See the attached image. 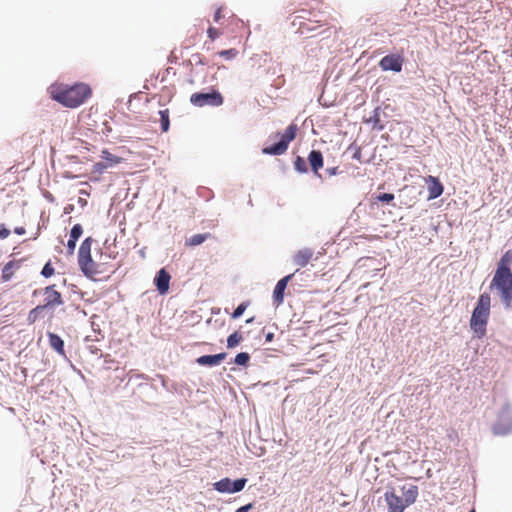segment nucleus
Wrapping results in <instances>:
<instances>
[{"label": "nucleus", "instance_id": "nucleus-1", "mask_svg": "<svg viewBox=\"0 0 512 512\" xmlns=\"http://www.w3.org/2000/svg\"><path fill=\"white\" fill-rule=\"evenodd\" d=\"M50 97L67 108H77L85 103L92 95V90L85 83L68 85L55 83L49 87Z\"/></svg>", "mask_w": 512, "mask_h": 512}, {"label": "nucleus", "instance_id": "nucleus-2", "mask_svg": "<svg viewBox=\"0 0 512 512\" xmlns=\"http://www.w3.org/2000/svg\"><path fill=\"white\" fill-rule=\"evenodd\" d=\"M402 495L397 494L394 486H387L384 493V500L387 512H404L413 505L419 496V488L413 484H405L400 487Z\"/></svg>", "mask_w": 512, "mask_h": 512}, {"label": "nucleus", "instance_id": "nucleus-3", "mask_svg": "<svg viewBox=\"0 0 512 512\" xmlns=\"http://www.w3.org/2000/svg\"><path fill=\"white\" fill-rule=\"evenodd\" d=\"M94 239L87 237L80 245L78 250V265L83 274L92 279L97 280L98 276L105 273V265L97 263L91 255V247Z\"/></svg>", "mask_w": 512, "mask_h": 512}, {"label": "nucleus", "instance_id": "nucleus-4", "mask_svg": "<svg viewBox=\"0 0 512 512\" xmlns=\"http://www.w3.org/2000/svg\"><path fill=\"white\" fill-rule=\"evenodd\" d=\"M490 307V295L488 293H482L478 298L470 319V328L478 338H483L486 334Z\"/></svg>", "mask_w": 512, "mask_h": 512}, {"label": "nucleus", "instance_id": "nucleus-5", "mask_svg": "<svg viewBox=\"0 0 512 512\" xmlns=\"http://www.w3.org/2000/svg\"><path fill=\"white\" fill-rule=\"evenodd\" d=\"M490 289H495L505 308L512 306V271L497 268L490 284Z\"/></svg>", "mask_w": 512, "mask_h": 512}, {"label": "nucleus", "instance_id": "nucleus-6", "mask_svg": "<svg viewBox=\"0 0 512 512\" xmlns=\"http://www.w3.org/2000/svg\"><path fill=\"white\" fill-rule=\"evenodd\" d=\"M298 127L296 124H290L283 134H281L280 141L274 145L263 148L262 152L268 155H282L289 146V143L296 137Z\"/></svg>", "mask_w": 512, "mask_h": 512}, {"label": "nucleus", "instance_id": "nucleus-7", "mask_svg": "<svg viewBox=\"0 0 512 512\" xmlns=\"http://www.w3.org/2000/svg\"><path fill=\"white\" fill-rule=\"evenodd\" d=\"M192 105L197 107L204 106H221L224 102V98L221 93L217 90H212L209 93H193L190 97Z\"/></svg>", "mask_w": 512, "mask_h": 512}, {"label": "nucleus", "instance_id": "nucleus-8", "mask_svg": "<svg viewBox=\"0 0 512 512\" xmlns=\"http://www.w3.org/2000/svg\"><path fill=\"white\" fill-rule=\"evenodd\" d=\"M45 308L60 306L64 303L61 293L56 289V285H49L43 289Z\"/></svg>", "mask_w": 512, "mask_h": 512}, {"label": "nucleus", "instance_id": "nucleus-9", "mask_svg": "<svg viewBox=\"0 0 512 512\" xmlns=\"http://www.w3.org/2000/svg\"><path fill=\"white\" fill-rule=\"evenodd\" d=\"M293 276H294V273L289 274L277 282V284L274 288V291H273V302L277 307L283 303L285 289H286L289 281L293 278Z\"/></svg>", "mask_w": 512, "mask_h": 512}, {"label": "nucleus", "instance_id": "nucleus-10", "mask_svg": "<svg viewBox=\"0 0 512 512\" xmlns=\"http://www.w3.org/2000/svg\"><path fill=\"white\" fill-rule=\"evenodd\" d=\"M379 65L384 71L400 72L402 69V59L394 54L387 55L381 59Z\"/></svg>", "mask_w": 512, "mask_h": 512}, {"label": "nucleus", "instance_id": "nucleus-11", "mask_svg": "<svg viewBox=\"0 0 512 512\" xmlns=\"http://www.w3.org/2000/svg\"><path fill=\"white\" fill-rule=\"evenodd\" d=\"M318 257H315V260ZM314 259V252L311 248H303L293 255V262L298 267L307 266Z\"/></svg>", "mask_w": 512, "mask_h": 512}, {"label": "nucleus", "instance_id": "nucleus-12", "mask_svg": "<svg viewBox=\"0 0 512 512\" xmlns=\"http://www.w3.org/2000/svg\"><path fill=\"white\" fill-rule=\"evenodd\" d=\"M171 276L170 274L164 269H160L154 279L155 285L157 287V291L159 294L164 295L169 290V283H170Z\"/></svg>", "mask_w": 512, "mask_h": 512}, {"label": "nucleus", "instance_id": "nucleus-13", "mask_svg": "<svg viewBox=\"0 0 512 512\" xmlns=\"http://www.w3.org/2000/svg\"><path fill=\"white\" fill-rule=\"evenodd\" d=\"M327 23L325 21H313L308 19L307 21H301L298 24L297 32L301 35H307L311 33L317 32V30L326 25Z\"/></svg>", "mask_w": 512, "mask_h": 512}, {"label": "nucleus", "instance_id": "nucleus-14", "mask_svg": "<svg viewBox=\"0 0 512 512\" xmlns=\"http://www.w3.org/2000/svg\"><path fill=\"white\" fill-rule=\"evenodd\" d=\"M425 182L428 186V199H435L442 195L444 187L437 177L428 176Z\"/></svg>", "mask_w": 512, "mask_h": 512}, {"label": "nucleus", "instance_id": "nucleus-15", "mask_svg": "<svg viewBox=\"0 0 512 512\" xmlns=\"http://www.w3.org/2000/svg\"><path fill=\"white\" fill-rule=\"evenodd\" d=\"M226 353H219L215 355H203L196 359V362L202 366H217L219 365L225 358Z\"/></svg>", "mask_w": 512, "mask_h": 512}, {"label": "nucleus", "instance_id": "nucleus-16", "mask_svg": "<svg viewBox=\"0 0 512 512\" xmlns=\"http://www.w3.org/2000/svg\"><path fill=\"white\" fill-rule=\"evenodd\" d=\"M308 161L312 171L319 175V169L323 167V155L319 150H312L308 156Z\"/></svg>", "mask_w": 512, "mask_h": 512}, {"label": "nucleus", "instance_id": "nucleus-17", "mask_svg": "<svg viewBox=\"0 0 512 512\" xmlns=\"http://www.w3.org/2000/svg\"><path fill=\"white\" fill-rule=\"evenodd\" d=\"M48 339H49L50 347L53 348L60 355L64 356L65 355L64 342L61 339V337L55 333L49 332Z\"/></svg>", "mask_w": 512, "mask_h": 512}, {"label": "nucleus", "instance_id": "nucleus-18", "mask_svg": "<svg viewBox=\"0 0 512 512\" xmlns=\"http://www.w3.org/2000/svg\"><path fill=\"white\" fill-rule=\"evenodd\" d=\"M18 267H19L18 262L14 261V260L6 263L2 269V276H1L2 280L4 282L9 281L12 278L15 269Z\"/></svg>", "mask_w": 512, "mask_h": 512}, {"label": "nucleus", "instance_id": "nucleus-19", "mask_svg": "<svg viewBox=\"0 0 512 512\" xmlns=\"http://www.w3.org/2000/svg\"><path fill=\"white\" fill-rule=\"evenodd\" d=\"M211 237L210 233L195 234L186 240V246H198Z\"/></svg>", "mask_w": 512, "mask_h": 512}, {"label": "nucleus", "instance_id": "nucleus-20", "mask_svg": "<svg viewBox=\"0 0 512 512\" xmlns=\"http://www.w3.org/2000/svg\"><path fill=\"white\" fill-rule=\"evenodd\" d=\"M232 481L229 478H223L214 483V489L221 493H231Z\"/></svg>", "mask_w": 512, "mask_h": 512}, {"label": "nucleus", "instance_id": "nucleus-21", "mask_svg": "<svg viewBox=\"0 0 512 512\" xmlns=\"http://www.w3.org/2000/svg\"><path fill=\"white\" fill-rule=\"evenodd\" d=\"M169 115H170V112H169V109H167V108L159 111L162 132H167L169 130V127H170Z\"/></svg>", "mask_w": 512, "mask_h": 512}, {"label": "nucleus", "instance_id": "nucleus-22", "mask_svg": "<svg viewBox=\"0 0 512 512\" xmlns=\"http://www.w3.org/2000/svg\"><path fill=\"white\" fill-rule=\"evenodd\" d=\"M101 157L105 160V163L109 166V167H112L114 165H117L118 163L121 162V158L118 157V156H115L113 155L112 153H110L108 150H103L102 151V155Z\"/></svg>", "mask_w": 512, "mask_h": 512}, {"label": "nucleus", "instance_id": "nucleus-23", "mask_svg": "<svg viewBox=\"0 0 512 512\" xmlns=\"http://www.w3.org/2000/svg\"><path fill=\"white\" fill-rule=\"evenodd\" d=\"M512 264V250H508L501 257L498 262L497 268H502L504 270H511L509 265Z\"/></svg>", "mask_w": 512, "mask_h": 512}, {"label": "nucleus", "instance_id": "nucleus-24", "mask_svg": "<svg viewBox=\"0 0 512 512\" xmlns=\"http://www.w3.org/2000/svg\"><path fill=\"white\" fill-rule=\"evenodd\" d=\"M45 309H46L45 306L38 305L35 308H33L32 310H30L28 313V317H27L28 323L29 324L35 323L38 320L40 313Z\"/></svg>", "mask_w": 512, "mask_h": 512}, {"label": "nucleus", "instance_id": "nucleus-25", "mask_svg": "<svg viewBox=\"0 0 512 512\" xmlns=\"http://www.w3.org/2000/svg\"><path fill=\"white\" fill-rule=\"evenodd\" d=\"M243 337L239 332H234L231 335H229L227 339V347L228 348H234L236 347L241 341Z\"/></svg>", "mask_w": 512, "mask_h": 512}, {"label": "nucleus", "instance_id": "nucleus-26", "mask_svg": "<svg viewBox=\"0 0 512 512\" xmlns=\"http://www.w3.org/2000/svg\"><path fill=\"white\" fill-rule=\"evenodd\" d=\"M294 167L299 173H305L308 170L306 161L301 156L296 157L294 161Z\"/></svg>", "mask_w": 512, "mask_h": 512}, {"label": "nucleus", "instance_id": "nucleus-27", "mask_svg": "<svg viewBox=\"0 0 512 512\" xmlns=\"http://www.w3.org/2000/svg\"><path fill=\"white\" fill-rule=\"evenodd\" d=\"M250 360V355L246 352H241L236 355L234 362L240 366H246Z\"/></svg>", "mask_w": 512, "mask_h": 512}, {"label": "nucleus", "instance_id": "nucleus-28", "mask_svg": "<svg viewBox=\"0 0 512 512\" xmlns=\"http://www.w3.org/2000/svg\"><path fill=\"white\" fill-rule=\"evenodd\" d=\"M218 55L227 60H231V59H234L238 55V50H236L235 48L221 50L218 52Z\"/></svg>", "mask_w": 512, "mask_h": 512}, {"label": "nucleus", "instance_id": "nucleus-29", "mask_svg": "<svg viewBox=\"0 0 512 512\" xmlns=\"http://www.w3.org/2000/svg\"><path fill=\"white\" fill-rule=\"evenodd\" d=\"M247 480L245 478L237 479L232 482L231 493L240 492L243 490Z\"/></svg>", "mask_w": 512, "mask_h": 512}, {"label": "nucleus", "instance_id": "nucleus-30", "mask_svg": "<svg viewBox=\"0 0 512 512\" xmlns=\"http://www.w3.org/2000/svg\"><path fill=\"white\" fill-rule=\"evenodd\" d=\"M83 233V228L80 224H75L70 231V238L78 240Z\"/></svg>", "mask_w": 512, "mask_h": 512}, {"label": "nucleus", "instance_id": "nucleus-31", "mask_svg": "<svg viewBox=\"0 0 512 512\" xmlns=\"http://www.w3.org/2000/svg\"><path fill=\"white\" fill-rule=\"evenodd\" d=\"M55 273V269L54 267L52 266L51 262H47L42 271H41V275L44 276L45 278H49L51 276H53Z\"/></svg>", "mask_w": 512, "mask_h": 512}, {"label": "nucleus", "instance_id": "nucleus-32", "mask_svg": "<svg viewBox=\"0 0 512 512\" xmlns=\"http://www.w3.org/2000/svg\"><path fill=\"white\" fill-rule=\"evenodd\" d=\"M249 303L248 302H242L235 310L234 312L232 313V318L233 319H237L239 318L243 313L244 311L247 309Z\"/></svg>", "mask_w": 512, "mask_h": 512}, {"label": "nucleus", "instance_id": "nucleus-33", "mask_svg": "<svg viewBox=\"0 0 512 512\" xmlns=\"http://www.w3.org/2000/svg\"><path fill=\"white\" fill-rule=\"evenodd\" d=\"M207 34L210 40L214 41L221 35V32L215 27H209L207 30Z\"/></svg>", "mask_w": 512, "mask_h": 512}, {"label": "nucleus", "instance_id": "nucleus-34", "mask_svg": "<svg viewBox=\"0 0 512 512\" xmlns=\"http://www.w3.org/2000/svg\"><path fill=\"white\" fill-rule=\"evenodd\" d=\"M376 199L380 202H386L389 203L394 199V195L391 193H383L379 194Z\"/></svg>", "mask_w": 512, "mask_h": 512}, {"label": "nucleus", "instance_id": "nucleus-35", "mask_svg": "<svg viewBox=\"0 0 512 512\" xmlns=\"http://www.w3.org/2000/svg\"><path fill=\"white\" fill-rule=\"evenodd\" d=\"M109 168L105 162H97L94 164V171L102 173L104 170Z\"/></svg>", "mask_w": 512, "mask_h": 512}, {"label": "nucleus", "instance_id": "nucleus-36", "mask_svg": "<svg viewBox=\"0 0 512 512\" xmlns=\"http://www.w3.org/2000/svg\"><path fill=\"white\" fill-rule=\"evenodd\" d=\"M76 242H77V240H73L72 238H69V240L67 242V249H68L69 254L74 253V250L76 248Z\"/></svg>", "mask_w": 512, "mask_h": 512}, {"label": "nucleus", "instance_id": "nucleus-37", "mask_svg": "<svg viewBox=\"0 0 512 512\" xmlns=\"http://www.w3.org/2000/svg\"><path fill=\"white\" fill-rule=\"evenodd\" d=\"M10 235V230L4 224H0V239H5Z\"/></svg>", "mask_w": 512, "mask_h": 512}, {"label": "nucleus", "instance_id": "nucleus-38", "mask_svg": "<svg viewBox=\"0 0 512 512\" xmlns=\"http://www.w3.org/2000/svg\"><path fill=\"white\" fill-rule=\"evenodd\" d=\"M253 507L252 503L239 507L236 512H248Z\"/></svg>", "mask_w": 512, "mask_h": 512}, {"label": "nucleus", "instance_id": "nucleus-39", "mask_svg": "<svg viewBox=\"0 0 512 512\" xmlns=\"http://www.w3.org/2000/svg\"><path fill=\"white\" fill-rule=\"evenodd\" d=\"M222 17V9L218 8L214 14V21L218 22Z\"/></svg>", "mask_w": 512, "mask_h": 512}, {"label": "nucleus", "instance_id": "nucleus-40", "mask_svg": "<svg viewBox=\"0 0 512 512\" xmlns=\"http://www.w3.org/2000/svg\"><path fill=\"white\" fill-rule=\"evenodd\" d=\"M14 232L17 234V235H23L25 234V228L24 227H16L14 229Z\"/></svg>", "mask_w": 512, "mask_h": 512}, {"label": "nucleus", "instance_id": "nucleus-41", "mask_svg": "<svg viewBox=\"0 0 512 512\" xmlns=\"http://www.w3.org/2000/svg\"><path fill=\"white\" fill-rule=\"evenodd\" d=\"M274 339V333L269 332L265 335L266 342H271Z\"/></svg>", "mask_w": 512, "mask_h": 512}, {"label": "nucleus", "instance_id": "nucleus-42", "mask_svg": "<svg viewBox=\"0 0 512 512\" xmlns=\"http://www.w3.org/2000/svg\"><path fill=\"white\" fill-rule=\"evenodd\" d=\"M329 172H330L331 175L336 174L337 173V167L329 169Z\"/></svg>", "mask_w": 512, "mask_h": 512}, {"label": "nucleus", "instance_id": "nucleus-43", "mask_svg": "<svg viewBox=\"0 0 512 512\" xmlns=\"http://www.w3.org/2000/svg\"><path fill=\"white\" fill-rule=\"evenodd\" d=\"M427 476L430 477L431 476V470H427Z\"/></svg>", "mask_w": 512, "mask_h": 512}, {"label": "nucleus", "instance_id": "nucleus-44", "mask_svg": "<svg viewBox=\"0 0 512 512\" xmlns=\"http://www.w3.org/2000/svg\"><path fill=\"white\" fill-rule=\"evenodd\" d=\"M253 321V318H250L246 321V323H251Z\"/></svg>", "mask_w": 512, "mask_h": 512}, {"label": "nucleus", "instance_id": "nucleus-45", "mask_svg": "<svg viewBox=\"0 0 512 512\" xmlns=\"http://www.w3.org/2000/svg\"><path fill=\"white\" fill-rule=\"evenodd\" d=\"M469 512H476V511H475L474 509H472V510H471V511H469Z\"/></svg>", "mask_w": 512, "mask_h": 512}]
</instances>
